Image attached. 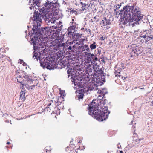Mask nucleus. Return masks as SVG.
Wrapping results in <instances>:
<instances>
[{"instance_id": "1", "label": "nucleus", "mask_w": 153, "mask_h": 153, "mask_svg": "<svg viewBox=\"0 0 153 153\" xmlns=\"http://www.w3.org/2000/svg\"><path fill=\"white\" fill-rule=\"evenodd\" d=\"M40 25V24L38 23L37 25H33L32 31L29 32L34 50L33 57H35L37 60H39L40 66L44 69H53V59L51 57H46L44 59L43 58L42 59L41 56L42 54L43 56L42 53L46 52V48L56 46L57 44L54 41L48 40L51 32L49 28L46 27L41 28L39 27Z\"/></svg>"}, {"instance_id": "2", "label": "nucleus", "mask_w": 153, "mask_h": 153, "mask_svg": "<svg viewBox=\"0 0 153 153\" xmlns=\"http://www.w3.org/2000/svg\"><path fill=\"white\" fill-rule=\"evenodd\" d=\"M31 0L30 3H33V4L36 5L38 4L39 12L38 11H35L33 16L34 20L38 21L40 22H42V19L44 17H47V13L48 11L47 10L51 9L53 10H55V9L58 7L59 6L58 3L56 1L53 2H50L48 0L45 3H43L42 6L41 2H39V0Z\"/></svg>"}, {"instance_id": "3", "label": "nucleus", "mask_w": 153, "mask_h": 153, "mask_svg": "<svg viewBox=\"0 0 153 153\" xmlns=\"http://www.w3.org/2000/svg\"><path fill=\"white\" fill-rule=\"evenodd\" d=\"M93 105V102H91L88 105V114L92 116L98 121L102 122L108 118V115L110 111L108 110L107 107H104L105 108L98 109L96 105Z\"/></svg>"}, {"instance_id": "4", "label": "nucleus", "mask_w": 153, "mask_h": 153, "mask_svg": "<svg viewBox=\"0 0 153 153\" xmlns=\"http://www.w3.org/2000/svg\"><path fill=\"white\" fill-rule=\"evenodd\" d=\"M136 5L135 3L131 6H125V10L124 12H122L124 14V13H128L129 15L131 14V22H134V25L136 24L139 25L142 22L143 18V15L141 14L140 8Z\"/></svg>"}, {"instance_id": "5", "label": "nucleus", "mask_w": 153, "mask_h": 153, "mask_svg": "<svg viewBox=\"0 0 153 153\" xmlns=\"http://www.w3.org/2000/svg\"><path fill=\"white\" fill-rule=\"evenodd\" d=\"M62 63L65 68L67 67L66 69L68 77L71 76L70 78L72 79V82H73L74 85L75 86L77 85L79 88L80 86H82V82H81L82 81V79L78 77L76 74L77 71L73 67L71 66L69 64L68 60L67 59V61L64 62V60L62 61Z\"/></svg>"}, {"instance_id": "6", "label": "nucleus", "mask_w": 153, "mask_h": 153, "mask_svg": "<svg viewBox=\"0 0 153 153\" xmlns=\"http://www.w3.org/2000/svg\"><path fill=\"white\" fill-rule=\"evenodd\" d=\"M125 6L120 10L119 15H120L121 17L119 20L120 24L125 25L129 22H132L131 20V14H129L128 13H123V12L125 11Z\"/></svg>"}, {"instance_id": "7", "label": "nucleus", "mask_w": 153, "mask_h": 153, "mask_svg": "<svg viewBox=\"0 0 153 153\" xmlns=\"http://www.w3.org/2000/svg\"><path fill=\"white\" fill-rule=\"evenodd\" d=\"M96 76L95 79L96 83L102 86L105 82V74H104L102 70L94 72Z\"/></svg>"}, {"instance_id": "8", "label": "nucleus", "mask_w": 153, "mask_h": 153, "mask_svg": "<svg viewBox=\"0 0 153 153\" xmlns=\"http://www.w3.org/2000/svg\"><path fill=\"white\" fill-rule=\"evenodd\" d=\"M100 86L99 85L96 83L95 80H92V81L90 82L89 85L88 86H85V85H83L82 84V86L80 87L82 88L80 89L81 91L84 93H87L89 92V91L94 90H96L98 89L97 87Z\"/></svg>"}, {"instance_id": "9", "label": "nucleus", "mask_w": 153, "mask_h": 153, "mask_svg": "<svg viewBox=\"0 0 153 153\" xmlns=\"http://www.w3.org/2000/svg\"><path fill=\"white\" fill-rule=\"evenodd\" d=\"M73 41H71V42L68 41L66 43V44L65 45V50L68 52L69 54H73L72 53L74 52L75 45H73Z\"/></svg>"}, {"instance_id": "10", "label": "nucleus", "mask_w": 153, "mask_h": 153, "mask_svg": "<svg viewBox=\"0 0 153 153\" xmlns=\"http://www.w3.org/2000/svg\"><path fill=\"white\" fill-rule=\"evenodd\" d=\"M31 0H29V5H30V6H30L29 7V8L30 9H34V8H35V9L36 10H35L34 11V13L35 11H38V12H39V8H38V6H38V4H37L36 5H35L36 4H33V3H30V1ZM41 0H39V2H41V1H41ZM34 1H35V0H34ZM34 13H33V16H34ZM33 21H36V22H37V24L38 23L39 24L38 22H40L39 21H36V20H34V16H33ZM34 25H35L34 24H33V26Z\"/></svg>"}, {"instance_id": "11", "label": "nucleus", "mask_w": 153, "mask_h": 153, "mask_svg": "<svg viewBox=\"0 0 153 153\" xmlns=\"http://www.w3.org/2000/svg\"><path fill=\"white\" fill-rule=\"evenodd\" d=\"M103 26H109L111 25V22L110 19H107L106 17H104L101 23Z\"/></svg>"}, {"instance_id": "12", "label": "nucleus", "mask_w": 153, "mask_h": 153, "mask_svg": "<svg viewBox=\"0 0 153 153\" xmlns=\"http://www.w3.org/2000/svg\"><path fill=\"white\" fill-rule=\"evenodd\" d=\"M144 34H146L149 37H151L153 39V28L146 30H144L143 32Z\"/></svg>"}, {"instance_id": "13", "label": "nucleus", "mask_w": 153, "mask_h": 153, "mask_svg": "<svg viewBox=\"0 0 153 153\" xmlns=\"http://www.w3.org/2000/svg\"><path fill=\"white\" fill-rule=\"evenodd\" d=\"M62 26V25H61L60 27H57V25L55 26L52 25V26L51 30H53L54 32V33L55 34H59L61 30V27Z\"/></svg>"}, {"instance_id": "14", "label": "nucleus", "mask_w": 153, "mask_h": 153, "mask_svg": "<svg viewBox=\"0 0 153 153\" xmlns=\"http://www.w3.org/2000/svg\"><path fill=\"white\" fill-rule=\"evenodd\" d=\"M74 33V31H72L70 30H68L67 29V31L64 33L63 36L64 37H68L70 39L72 38V36H73Z\"/></svg>"}, {"instance_id": "15", "label": "nucleus", "mask_w": 153, "mask_h": 153, "mask_svg": "<svg viewBox=\"0 0 153 153\" xmlns=\"http://www.w3.org/2000/svg\"><path fill=\"white\" fill-rule=\"evenodd\" d=\"M140 36L141 38H143L145 39V43H146L150 40H153L151 37L148 36L146 34H144L143 33H141Z\"/></svg>"}, {"instance_id": "16", "label": "nucleus", "mask_w": 153, "mask_h": 153, "mask_svg": "<svg viewBox=\"0 0 153 153\" xmlns=\"http://www.w3.org/2000/svg\"><path fill=\"white\" fill-rule=\"evenodd\" d=\"M63 56V51H62L61 50H59L58 51L55 53V56L57 59H61L62 58Z\"/></svg>"}, {"instance_id": "17", "label": "nucleus", "mask_w": 153, "mask_h": 153, "mask_svg": "<svg viewBox=\"0 0 153 153\" xmlns=\"http://www.w3.org/2000/svg\"><path fill=\"white\" fill-rule=\"evenodd\" d=\"M141 48L138 46H136L134 47V51L135 55L136 54L137 56H138L139 54H141L142 53V51L141 50Z\"/></svg>"}, {"instance_id": "18", "label": "nucleus", "mask_w": 153, "mask_h": 153, "mask_svg": "<svg viewBox=\"0 0 153 153\" xmlns=\"http://www.w3.org/2000/svg\"><path fill=\"white\" fill-rule=\"evenodd\" d=\"M47 17H44L43 18H42V19H45V20L46 22L48 23V24L49 25V26L50 25V27H48V28H49V30L51 31H50L51 30H50V28H51V27H52V26L51 25V24H50V20L51 17H49V18H48V16L49 14L48 13H47ZM46 27L48 28V27Z\"/></svg>"}, {"instance_id": "19", "label": "nucleus", "mask_w": 153, "mask_h": 153, "mask_svg": "<svg viewBox=\"0 0 153 153\" xmlns=\"http://www.w3.org/2000/svg\"><path fill=\"white\" fill-rule=\"evenodd\" d=\"M81 37V35L79 33H74L73 36H72V39L74 40L77 41H78L79 39Z\"/></svg>"}, {"instance_id": "20", "label": "nucleus", "mask_w": 153, "mask_h": 153, "mask_svg": "<svg viewBox=\"0 0 153 153\" xmlns=\"http://www.w3.org/2000/svg\"><path fill=\"white\" fill-rule=\"evenodd\" d=\"M98 92L102 96L105 97L104 96L105 95L108 93V92L106 90H98Z\"/></svg>"}, {"instance_id": "21", "label": "nucleus", "mask_w": 153, "mask_h": 153, "mask_svg": "<svg viewBox=\"0 0 153 153\" xmlns=\"http://www.w3.org/2000/svg\"><path fill=\"white\" fill-rule=\"evenodd\" d=\"M86 45H85L79 46L78 48L79 52H81V53H82V52L85 51L86 50Z\"/></svg>"}, {"instance_id": "22", "label": "nucleus", "mask_w": 153, "mask_h": 153, "mask_svg": "<svg viewBox=\"0 0 153 153\" xmlns=\"http://www.w3.org/2000/svg\"><path fill=\"white\" fill-rule=\"evenodd\" d=\"M134 48H131L129 50L130 54L131 55V56L132 57L133 56H135L134 51Z\"/></svg>"}, {"instance_id": "23", "label": "nucleus", "mask_w": 153, "mask_h": 153, "mask_svg": "<svg viewBox=\"0 0 153 153\" xmlns=\"http://www.w3.org/2000/svg\"><path fill=\"white\" fill-rule=\"evenodd\" d=\"M76 27V25H72L71 26H70L68 28V30H71L72 31H75L74 30Z\"/></svg>"}, {"instance_id": "24", "label": "nucleus", "mask_w": 153, "mask_h": 153, "mask_svg": "<svg viewBox=\"0 0 153 153\" xmlns=\"http://www.w3.org/2000/svg\"><path fill=\"white\" fill-rule=\"evenodd\" d=\"M125 65L123 63H121L119 65H117V68H119L120 69H124L125 68Z\"/></svg>"}, {"instance_id": "25", "label": "nucleus", "mask_w": 153, "mask_h": 153, "mask_svg": "<svg viewBox=\"0 0 153 153\" xmlns=\"http://www.w3.org/2000/svg\"><path fill=\"white\" fill-rule=\"evenodd\" d=\"M89 55V56H88V60L91 61V60L96 55H94L93 53L91 54V52H90Z\"/></svg>"}, {"instance_id": "26", "label": "nucleus", "mask_w": 153, "mask_h": 153, "mask_svg": "<svg viewBox=\"0 0 153 153\" xmlns=\"http://www.w3.org/2000/svg\"><path fill=\"white\" fill-rule=\"evenodd\" d=\"M96 43L95 42H93V43L91 44L90 45V48L91 50H94L95 49L96 47Z\"/></svg>"}, {"instance_id": "27", "label": "nucleus", "mask_w": 153, "mask_h": 153, "mask_svg": "<svg viewBox=\"0 0 153 153\" xmlns=\"http://www.w3.org/2000/svg\"><path fill=\"white\" fill-rule=\"evenodd\" d=\"M93 2L92 4V6H95L97 5L99 2V0H93L92 1Z\"/></svg>"}, {"instance_id": "28", "label": "nucleus", "mask_w": 153, "mask_h": 153, "mask_svg": "<svg viewBox=\"0 0 153 153\" xmlns=\"http://www.w3.org/2000/svg\"><path fill=\"white\" fill-rule=\"evenodd\" d=\"M93 61H94L95 62H98L99 63L100 62V60L99 59H98L97 57V55H96L91 60V61H90L91 62H93Z\"/></svg>"}, {"instance_id": "29", "label": "nucleus", "mask_w": 153, "mask_h": 153, "mask_svg": "<svg viewBox=\"0 0 153 153\" xmlns=\"http://www.w3.org/2000/svg\"><path fill=\"white\" fill-rule=\"evenodd\" d=\"M91 64L93 65V66H98V65H100V62L99 63L98 62H95L93 61V62H91Z\"/></svg>"}, {"instance_id": "30", "label": "nucleus", "mask_w": 153, "mask_h": 153, "mask_svg": "<svg viewBox=\"0 0 153 153\" xmlns=\"http://www.w3.org/2000/svg\"><path fill=\"white\" fill-rule=\"evenodd\" d=\"M51 103H49L47 105L48 107H46L45 108L44 111H49L50 112H51V108L49 107V106L51 105Z\"/></svg>"}, {"instance_id": "31", "label": "nucleus", "mask_w": 153, "mask_h": 153, "mask_svg": "<svg viewBox=\"0 0 153 153\" xmlns=\"http://www.w3.org/2000/svg\"><path fill=\"white\" fill-rule=\"evenodd\" d=\"M142 139H133V142H132V144L131 145H133L134 144H136L139 143V141L141 140Z\"/></svg>"}, {"instance_id": "32", "label": "nucleus", "mask_w": 153, "mask_h": 153, "mask_svg": "<svg viewBox=\"0 0 153 153\" xmlns=\"http://www.w3.org/2000/svg\"><path fill=\"white\" fill-rule=\"evenodd\" d=\"M84 94L83 93H79L77 95L78 100H80V99H82L83 98Z\"/></svg>"}, {"instance_id": "33", "label": "nucleus", "mask_w": 153, "mask_h": 153, "mask_svg": "<svg viewBox=\"0 0 153 153\" xmlns=\"http://www.w3.org/2000/svg\"><path fill=\"white\" fill-rule=\"evenodd\" d=\"M136 145V143L135 144H134L133 145H130L129 144H128V146H126V148H125V150H129L130 149L132 148L134 146Z\"/></svg>"}, {"instance_id": "34", "label": "nucleus", "mask_w": 153, "mask_h": 153, "mask_svg": "<svg viewBox=\"0 0 153 153\" xmlns=\"http://www.w3.org/2000/svg\"><path fill=\"white\" fill-rule=\"evenodd\" d=\"M20 98L21 99H23L24 97L25 98V92L24 91H23L22 90L21 91V92L20 93Z\"/></svg>"}, {"instance_id": "35", "label": "nucleus", "mask_w": 153, "mask_h": 153, "mask_svg": "<svg viewBox=\"0 0 153 153\" xmlns=\"http://www.w3.org/2000/svg\"><path fill=\"white\" fill-rule=\"evenodd\" d=\"M50 24H54L55 22H56V20L54 19H52V18H50Z\"/></svg>"}, {"instance_id": "36", "label": "nucleus", "mask_w": 153, "mask_h": 153, "mask_svg": "<svg viewBox=\"0 0 153 153\" xmlns=\"http://www.w3.org/2000/svg\"><path fill=\"white\" fill-rule=\"evenodd\" d=\"M100 65H98V66H93V69L94 70V72H95V71L97 70V69L98 68H100Z\"/></svg>"}, {"instance_id": "37", "label": "nucleus", "mask_w": 153, "mask_h": 153, "mask_svg": "<svg viewBox=\"0 0 153 153\" xmlns=\"http://www.w3.org/2000/svg\"><path fill=\"white\" fill-rule=\"evenodd\" d=\"M117 69H118V70H116V69L115 70V71H116V72H117V73H118L119 74H120V72H121V70H122V69H120L119 68H116Z\"/></svg>"}, {"instance_id": "38", "label": "nucleus", "mask_w": 153, "mask_h": 153, "mask_svg": "<svg viewBox=\"0 0 153 153\" xmlns=\"http://www.w3.org/2000/svg\"><path fill=\"white\" fill-rule=\"evenodd\" d=\"M101 48L100 47L98 48L97 49V50L98 51L97 54L100 55L101 53V50L100 49Z\"/></svg>"}, {"instance_id": "39", "label": "nucleus", "mask_w": 153, "mask_h": 153, "mask_svg": "<svg viewBox=\"0 0 153 153\" xmlns=\"http://www.w3.org/2000/svg\"><path fill=\"white\" fill-rule=\"evenodd\" d=\"M86 50L87 52H91L90 50V49L88 47V45H87L86 46Z\"/></svg>"}, {"instance_id": "40", "label": "nucleus", "mask_w": 153, "mask_h": 153, "mask_svg": "<svg viewBox=\"0 0 153 153\" xmlns=\"http://www.w3.org/2000/svg\"><path fill=\"white\" fill-rule=\"evenodd\" d=\"M107 101V100L106 99L104 100V101H103L102 100V101H101V103H102L103 105H104L106 103V102Z\"/></svg>"}, {"instance_id": "41", "label": "nucleus", "mask_w": 153, "mask_h": 153, "mask_svg": "<svg viewBox=\"0 0 153 153\" xmlns=\"http://www.w3.org/2000/svg\"><path fill=\"white\" fill-rule=\"evenodd\" d=\"M83 53V54H85V55L87 56V57L88 56H89V53H90V52H88L87 51L84 52Z\"/></svg>"}, {"instance_id": "42", "label": "nucleus", "mask_w": 153, "mask_h": 153, "mask_svg": "<svg viewBox=\"0 0 153 153\" xmlns=\"http://www.w3.org/2000/svg\"><path fill=\"white\" fill-rule=\"evenodd\" d=\"M80 3L82 5V7H85L86 6V5H87V4L86 3H83L82 2H81Z\"/></svg>"}, {"instance_id": "43", "label": "nucleus", "mask_w": 153, "mask_h": 153, "mask_svg": "<svg viewBox=\"0 0 153 153\" xmlns=\"http://www.w3.org/2000/svg\"><path fill=\"white\" fill-rule=\"evenodd\" d=\"M102 67H101L100 66V68H98L95 71H100V70H102Z\"/></svg>"}, {"instance_id": "44", "label": "nucleus", "mask_w": 153, "mask_h": 153, "mask_svg": "<svg viewBox=\"0 0 153 153\" xmlns=\"http://www.w3.org/2000/svg\"><path fill=\"white\" fill-rule=\"evenodd\" d=\"M24 77L25 79H26V80H28L29 78V77L27 75H25V76H24Z\"/></svg>"}, {"instance_id": "45", "label": "nucleus", "mask_w": 153, "mask_h": 153, "mask_svg": "<svg viewBox=\"0 0 153 153\" xmlns=\"http://www.w3.org/2000/svg\"><path fill=\"white\" fill-rule=\"evenodd\" d=\"M121 6V4H117L115 7L116 8H117L118 9L120 8V6Z\"/></svg>"}, {"instance_id": "46", "label": "nucleus", "mask_w": 153, "mask_h": 153, "mask_svg": "<svg viewBox=\"0 0 153 153\" xmlns=\"http://www.w3.org/2000/svg\"><path fill=\"white\" fill-rule=\"evenodd\" d=\"M70 24H71V25H76V22H71L70 23Z\"/></svg>"}, {"instance_id": "47", "label": "nucleus", "mask_w": 153, "mask_h": 153, "mask_svg": "<svg viewBox=\"0 0 153 153\" xmlns=\"http://www.w3.org/2000/svg\"><path fill=\"white\" fill-rule=\"evenodd\" d=\"M120 74L118 73H117V72H115V76L117 77H120Z\"/></svg>"}, {"instance_id": "48", "label": "nucleus", "mask_w": 153, "mask_h": 153, "mask_svg": "<svg viewBox=\"0 0 153 153\" xmlns=\"http://www.w3.org/2000/svg\"><path fill=\"white\" fill-rule=\"evenodd\" d=\"M117 9L116 8L115 9H114V13H115L116 15L117 14Z\"/></svg>"}, {"instance_id": "49", "label": "nucleus", "mask_w": 153, "mask_h": 153, "mask_svg": "<svg viewBox=\"0 0 153 153\" xmlns=\"http://www.w3.org/2000/svg\"><path fill=\"white\" fill-rule=\"evenodd\" d=\"M105 37H103V36H102V37H101L100 38V39L102 40H105Z\"/></svg>"}, {"instance_id": "50", "label": "nucleus", "mask_w": 153, "mask_h": 153, "mask_svg": "<svg viewBox=\"0 0 153 153\" xmlns=\"http://www.w3.org/2000/svg\"><path fill=\"white\" fill-rule=\"evenodd\" d=\"M28 81L30 82L33 83V81L32 79H31L30 78L28 80Z\"/></svg>"}, {"instance_id": "51", "label": "nucleus", "mask_w": 153, "mask_h": 153, "mask_svg": "<svg viewBox=\"0 0 153 153\" xmlns=\"http://www.w3.org/2000/svg\"><path fill=\"white\" fill-rule=\"evenodd\" d=\"M82 9H81V11L82 12H83V11H84V10L85 9V8L84 7H82Z\"/></svg>"}, {"instance_id": "52", "label": "nucleus", "mask_w": 153, "mask_h": 153, "mask_svg": "<svg viewBox=\"0 0 153 153\" xmlns=\"http://www.w3.org/2000/svg\"><path fill=\"white\" fill-rule=\"evenodd\" d=\"M141 42L142 43H143V42H145V39H141Z\"/></svg>"}, {"instance_id": "53", "label": "nucleus", "mask_w": 153, "mask_h": 153, "mask_svg": "<svg viewBox=\"0 0 153 153\" xmlns=\"http://www.w3.org/2000/svg\"><path fill=\"white\" fill-rule=\"evenodd\" d=\"M19 60H20V64H22L24 62L23 60L21 59H19Z\"/></svg>"}, {"instance_id": "54", "label": "nucleus", "mask_w": 153, "mask_h": 153, "mask_svg": "<svg viewBox=\"0 0 153 153\" xmlns=\"http://www.w3.org/2000/svg\"><path fill=\"white\" fill-rule=\"evenodd\" d=\"M7 116V114H4L3 115V117H6V116Z\"/></svg>"}, {"instance_id": "55", "label": "nucleus", "mask_w": 153, "mask_h": 153, "mask_svg": "<svg viewBox=\"0 0 153 153\" xmlns=\"http://www.w3.org/2000/svg\"><path fill=\"white\" fill-rule=\"evenodd\" d=\"M22 90H23V88H24V84H22Z\"/></svg>"}, {"instance_id": "56", "label": "nucleus", "mask_w": 153, "mask_h": 153, "mask_svg": "<svg viewBox=\"0 0 153 153\" xmlns=\"http://www.w3.org/2000/svg\"><path fill=\"white\" fill-rule=\"evenodd\" d=\"M23 66H26V65H27V64H26L25 63V62H23Z\"/></svg>"}, {"instance_id": "57", "label": "nucleus", "mask_w": 153, "mask_h": 153, "mask_svg": "<svg viewBox=\"0 0 153 153\" xmlns=\"http://www.w3.org/2000/svg\"><path fill=\"white\" fill-rule=\"evenodd\" d=\"M98 4H100V5H101L103 4L102 3L99 1Z\"/></svg>"}, {"instance_id": "58", "label": "nucleus", "mask_w": 153, "mask_h": 153, "mask_svg": "<svg viewBox=\"0 0 153 153\" xmlns=\"http://www.w3.org/2000/svg\"><path fill=\"white\" fill-rule=\"evenodd\" d=\"M101 62H103V63H105V61L104 60V59H101Z\"/></svg>"}, {"instance_id": "59", "label": "nucleus", "mask_w": 153, "mask_h": 153, "mask_svg": "<svg viewBox=\"0 0 153 153\" xmlns=\"http://www.w3.org/2000/svg\"><path fill=\"white\" fill-rule=\"evenodd\" d=\"M65 93V91H62V92H61V91H60V94H61L62 95L63 94V93Z\"/></svg>"}, {"instance_id": "60", "label": "nucleus", "mask_w": 153, "mask_h": 153, "mask_svg": "<svg viewBox=\"0 0 153 153\" xmlns=\"http://www.w3.org/2000/svg\"><path fill=\"white\" fill-rule=\"evenodd\" d=\"M85 30L86 31H89V32H90V29H85Z\"/></svg>"}, {"instance_id": "61", "label": "nucleus", "mask_w": 153, "mask_h": 153, "mask_svg": "<svg viewBox=\"0 0 153 153\" xmlns=\"http://www.w3.org/2000/svg\"><path fill=\"white\" fill-rule=\"evenodd\" d=\"M106 90L105 88H102L101 89H100V90Z\"/></svg>"}, {"instance_id": "62", "label": "nucleus", "mask_w": 153, "mask_h": 153, "mask_svg": "<svg viewBox=\"0 0 153 153\" xmlns=\"http://www.w3.org/2000/svg\"><path fill=\"white\" fill-rule=\"evenodd\" d=\"M68 147H67L65 149V150H66V151H67L68 150Z\"/></svg>"}, {"instance_id": "63", "label": "nucleus", "mask_w": 153, "mask_h": 153, "mask_svg": "<svg viewBox=\"0 0 153 153\" xmlns=\"http://www.w3.org/2000/svg\"><path fill=\"white\" fill-rule=\"evenodd\" d=\"M151 105L153 106V101L151 102Z\"/></svg>"}, {"instance_id": "64", "label": "nucleus", "mask_w": 153, "mask_h": 153, "mask_svg": "<svg viewBox=\"0 0 153 153\" xmlns=\"http://www.w3.org/2000/svg\"><path fill=\"white\" fill-rule=\"evenodd\" d=\"M120 153H123V152L122 151H120Z\"/></svg>"}]
</instances>
